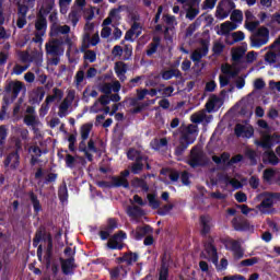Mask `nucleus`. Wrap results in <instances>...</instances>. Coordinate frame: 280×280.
<instances>
[{"mask_svg": "<svg viewBox=\"0 0 280 280\" xmlns=\"http://www.w3.org/2000/svg\"><path fill=\"white\" fill-rule=\"evenodd\" d=\"M198 137V126L188 125L184 130L180 131L177 144L175 147V156H183L187 152V148L196 143Z\"/></svg>", "mask_w": 280, "mask_h": 280, "instance_id": "1", "label": "nucleus"}, {"mask_svg": "<svg viewBox=\"0 0 280 280\" xmlns=\"http://www.w3.org/2000/svg\"><path fill=\"white\" fill-rule=\"evenodd\" d=\"M62 45L68 46L67 55L70 54L71 47H73V42L69 35L65 37L55 38L51 42L46 44V54L49 56H62L65 54V49H62Z\"/></svg>", "mask_w": 280, "mask_h": 280, "instance_id": "2", "label": "nucleus"}, {"mask_svg": "<svg viewBox=\"0 0 280 280\" xmlns=\"http://www.w3.org/2000/svg\"><path fill=\"white\" fill-rule=\"evenodd\" d=\"M270 40V30L266 26H260L250 37V47L259 49L264 45H268Z\"/></svg>", "mask_w": 280, "mask_h": 280, "instance_id": "3", "label": "nucleus"}, {"mask_svg": "<svg viewBox=\"0 0 280 280\" xmlns=\"http://www.w3.org/2000/svg\"><path fill=\"white\" fill-rule=\"evenodd\" d=\"M265 50H268L265 54V62H267V65H277L280 60V35L271 45L265 47Z\"/></svg>", "mask_w": 280, "mask_h": 280, "instance_id": "4", "label": "nucleus"}, {"mask_svg": "<svg viewBox=\"0 0 280 280\" xmlns=\"http://www.w3.org/2000/svg\"><path fill=\"white\" fill-rule=\"evenodd\" d=\"M213 218L209 214H201L199 217V233L201 237H207L211 234V229H213Z\"/></svg>", "mask_w": 280, "mask_h": 280, "instance_id": "5", "label": "nucleus"}, {"mask_svg": "<svg viewBox=\"0 0 280 280\" xmlns=\"http://www.w3.org/2000/svg\"><path fill=\"white\" fill-rule=\"evenodd\" d=\"M188 165H190V167H201V165H205V152L198 149V147H194L190 150Z\"/></svg>", "mask_w": 280, "mask_h": 280, "instance_id": "6", "label": "nucleus"}, {"mask_svg": "<svg viewBox=\"0 0 280 280\" xmlns=\"http://www.w3.org/2000/svg\"><path fill=\"white\" fill-rule=\"evenodd\" d=\"M61 264V272L66 276L73 275V270L78 268V265H75V257L70 258H60L59 259Z\"/></svg>", "mask_w": 280, "mask_h": 280, "instance_id": "7", "label": "nucleus"}, {"mask_svg": "<svg viewBox=\"0 0 280 280\" xmlns=\"http://www.w3.org/2000/svg\"><path fill=\"white\" fill-rule=\"evenodd\" d=\"M153 231L154 229H152V226L145 224L144 226H137L136 230L131 231L130 235L137 242H141L145 235H150V233H153Z\"/></svg>", "mask_w": 280, "mask_h": 280, "instance_id": "8", "label": "nucleus"}, {"mask_svg": "<svg viewBox=\"0 0 280 280\" xmlns=\"http://www.w3.org/2000/svg\"><path fill=\"white\" fill-rule=\"evenodd\" d=\"M121 177L112 176L113 187H124L125 189H130V183L128 182V176H130V171L125 170L120 173Z\"/></svg>", "mask_w": 280, "mask_h": 280, "instance_id": "9", "label": "nucleus"}, {"mask_svg": "<svg viewBox=\"0 0 280 280\" xmlns=\"http://www.w3.org/2000/svg\"><path fill=\"white\" fill-rule=\"evenodd\" d=\"M118 264H126V266H135L139 261V254L128 250L122 256L116 258Z\"/></svg>", "mask_w": 280, "mask_h": 280, "instance_id": "10", "label": "nucleus"}, {"mask_svg": "<svg viewBox=\"0 0 280 280\" xmlns=\"http://www.w3.org/2000/svg\"><path fill=\"white\" fill-rule=\"evenodd\" d=\"M150 158L148 155H139L135 162L131 164L130 172L131 174H141L143 172V168L145 167V163Z\"/></svg>", "mask_w": 280, "mask_h": 280, "instance_id": "11", "label": "nucleus"}, {"mask_svg": "<svg viewBox=\"0 0 280 280\" xmlns=\"http://www.w3.org/2000/svg\"><path fill=\"white\" fill-rule=\"evenodd\" d=\"M234 135L236 137H243L244 139H250L255 135V129L253 126L246 127L242 124H236Z\"/></svg>", "mask_w": 280, "mask_h": 280, "instance_id": "12", "label": "nucleus"}, {"mask_svg": "<svg viewBox=\"0 0 280 280\" xmlns=\"http://www.w3.org/2000/svg\"><path fill=\"white\" fill-rule=\"evenodd\" d=\"M3 163L4 167L10 165L11 170H18L19 165H21V155H19V151L9 153Z\"/></svg>", "mask_w": 280, "mask_h": 280, "instance_id": "13", "label": "nucleus"}, {"mask_svg": "<svg viewBox=\"0 0 280 280\" xmlns=\"http://www.w3.org/2000/svg\"><path fill=\"white\" fill-rule=\"evenodd\" d=\"M275 198H280L279 192H271L268 197H266L258 206L259 211L261 213H266L267 209H272L275 205Z\"/></svg>", "mask_w": 280, "mask_h": 280, "instance_id": "14", "label": "nucleus"}, {"mask_svg": "<svg viewBox=\"0 0 280 280\" xmlns=\"http://www.w3.org/2000/svg\"><path fill=\"white\" fill-rule=\"evenodd\" d=\"M127 237L128 235L126 234V232L120 230L116 234H114L112 238L107 242V247L110 250H117L118 242H124V240H126Z\"/></svg>", "mask_w": 280, "mask_h": 280, "instance_id": "15", "label": "nucleus"}, {"mask_svg": "<svg viewBox=\"0 0 280 280\" xmlns=\"http://www.w3.org/2000/svg\"><path fill=\"white\" fill-rule=\"evenodd\" d=\"M46 242L47 248L45 254V260L46 267L49 268V266H51V257H54V237L51 236V233H48Z\"/></svg>", "mask_w": 280, "mask_h": 280, "instance_id": "16", "label": "nucleus"}, {"mask_svg": "<svg viewBox=\"0 0 280 280\" xmlns=\"http://www.w3.org/2000/svg\"><path fill=\"white\" fill-rule=\"evenodd\" d=\"M23 90V82H10L5 86V92L12 94V100H16L19 97V93Z\"/></svg>", "mask_w": 280, "mask_h": 280, "instance_id": "17", "label": "nucleus"}, {"mask_svg": "<svg viewBox=\"0 0 280 280\" xmlns=\"http://www.w3.org/2000/svg\"><path fill=\"white\" fill-rule=\"evenodd\" d=\"M54 5H56V0H45L37 13V16H43L44 19H47V16L51 14Z\"/></svg>", "mask_w": 280, "mask_h": 280, "instance_id": "18", "label": "nucleus"}, {"mask_svg": "<svg viewBox=\"0 0 280 280\" xmlns=\"http://www.w3.org/2000/svg\"><path fill=\"white\" fill-rule=\"evenodd\" d=\"M47 235H49V233H47V229L45 226H39L33 238L34 248H36L40 242H47Z\"/></svg>", "mask_w": 280, "mask_h": 280, "instance_id": "19", "label": "nucleus"}, {"mask_svg": "<svg viewBox=\"0 0 280 280\" xmlns=\"http://www.w3.org/2000/svg\"><path fill=\"white\" fill-rule=\"evenodd\" d=\"M232 226H233L234 231L244 232V231H248V229H250V223H248V221L246 219L234 218L232 220Z\"/></svg>", "mask_w": 280, "mask_h": 280, "instance_id": "20", "label": "nucleus"}, {"mask_svg": "<svg viewBox=\"0 0 280 280\" xmlns=\"http://www.w3.org/2000/svg\"><path fill=\"white\" fill-rule=\"evenodd\" d=\"M45 93L44 86H38L36 90H34L31 96L32 104H40V102L45 100Z\"/></svg>", "mask_w": 280, "mask_h": 280, "instance_id": "21", "label": "nucleus"}, {"mask_svg": "<svg viewBox=\"0 0 280 280\" xmlns=\"http://www.w3.org/2000/svg\"><path fill=\"white\" fill-rule=\"evenodd\" d=\"M131 187H133V189H142L144 194H148L150 191V186H148V182L139 177H135L131 180Z\"/></svg>", "mask_w": 280, "mask_h": 280, "instance_id": "22", "label": "nucleus"}, {"mask_svg": "<svg viewBox=\"0 0 280 280\" xmlns=\"http://www.w3.org/2000/svg\"><path fill=\"white\" fill-rule=\"evenodd\" d=\"M28 198L32 202L34 213L38 215L40 211H43V206L40 205V200H38V195H35L33 190L28 192Z\"/></svg>", "mask_w": 280, "mask_h": 280, "instance_id": "23", "label": "nucleus"}, {"mask_svg": "<svg viewBox=\"0 0 280 280\" xmlns=\"http://www.w3.org/2000/svg\"><path fill=\"white\" fill-rule=\"evenodd\" d=\"M71 32V27L69 25H62V26H52L50 28V36L58 37L60 34H69Z\"/></svg>", "mask_w": 280, "mask_h": 280, "instance_id": "24", "label": "nucleus"}, {"mask_svg": "<svg viewBox=\"0 0 280 280\" xmlns=\"http://www.w3.org/2000/svg\"><path fill=\"white\" fill-rule=\"evenodd\" d=\"M214 244H215V241L213 240V237L209 236L208 241L203 245L208 257H211V255H214L215 253H218V248L215 247Z\"/></svg>", "mask_w": 280, "mask_h": 280, "instance_id": "25", "label": "nucleus"}, {"mask_svg": "<svg viewBox=\"0 0 280 280\" xmlns=\"http://www.w3.org/2000/svg\"><path fill=\"white\" fill-rule=\"evenodd\" d=\"M167 138H155L150 142V147L152 150H155V152H159L162 148H167Z\"/></svg>", "mask_w": 280, "mask_h": 280, "instance_id": "26", "label": "nucleus"}, {"mask_svg": "<svg viewBox=\"0 0 280 280\" xmlns=\"http://www.w3.org/2000/svg\"><path fill=\"white\" fill-rule=\"evenodd\" d=\"M36 32H40L45 34L47 32V18L37 15V20L35 22Z\"/></svg>", "mask_w": 280, "mask_h": 280, "instance_id": "27", "label": "nucleus"}, {"mask_svg": "<svg viewBox=\"0 0 280 280\" xmlns=\"http://www.w3.org/2000/svg\"><path fill=\"white\" fill-rule=\"evenodd\" d=\"M127 213L129 218H143L145 215V212L139 206L129 207Z\"/></svg>", "mask_w": 280, "mask_h": 280, "instance_id": "28", "label": "nucleus"}, {"mask_svg": "<svg viewBox=\"0 0 280 280\" xmlns=\"http://www.w3.org/2000/svg\"><path fill=\"white\" fill-rule=\"evenodd\" d=\"M58 198L60 202H67V200H69V189L67 188V183L59 186Z\"/></svg>", "mask_w": 280, "mask_h": 280, "instance_id": "29", "label": "nucleus"}, {"mask_svg": "<svg viewBox=\"0 0 280 280\" xmlns=\"http://www.w3.org/2000/svg\"><path fill=\"white\" fill-rule=\"evenodd\" d=\"M221 183H224L226 186L232 185V187H234V189H241L242 187V183L231 179V176L229 175H222L220 177Z\"/></svg>", "mask_w": 280, "mask_h": 280, "instance_id": "30", "label": "nucleus"}, {"mask_svg": "<svg viewBox=\"0 0 280 280\" xmlns=\"http://www.w3.org/2000/svg\"><path fill=\"white\" fill-rule=\"evenodd\" d=\"M255 143L264 150H270L272 148V136H266L261 141L257 140Z\"/></svg>", "mask_w": 280, "mask_h": 280, "instance_id": "31", "label": "nucleus"}, {"mask_svg": "<svg viewBox=\"0 0 280 280\" xmlns=\"http://www.w3.org/2000/svg\"><path fill=\"white\" fill-rule=\"evenodd\" d=\"M91 130H93V124L86 122L81 126L80 132H81V139L83 141H86L89 139V135H91Z\"/></svg>", "mask_w": 280, "mask_h": 280, "instance_id": "32", "label": "nucleus"}, {"mask_svg": "<svg viewBox=\"0 0 280 280\" xmlns=\"http://www.w3.org/2000/svg\"><path fill=\"white\" fill-rule=\"evenodd\" d=\"M69 21H71L72 26L75 27L78 23H80V10L72 9L71 12L68 15Z\"/></svg>", "mask_w": 280, "mask_h": 280, "instance_id": "33", "label": "nucleus"}, {"mask_svg": "<svg viewBox=\"0 0 280 280\" xmlns=\"http://www.w3.org/2000/svg\"><path fill=\"white\" fill-rule=\"evenodd\" d=\"M30 62H34L36 67L43 66V55L39 51H33L30 57Z\"/></svg>", "mask_w": 280, "mask_h": 280, "instance_id": "34", "label": "nucleus"}, {"mask_svg": "<svg viewBox=\"0 0 280 280\" xmlns=\"http://www.w3.org/2000/svg\"><path fill=\"white\" fill-rule=\"evenodd\" d=\"M244 54H246V50L243 47H238L232 51V60L233 62H240L242 58H244Z\"/></svg>", "mask_w": 280, "mask_h": 280, "instance_id": "35", "label": "nucleus"}, {"mask_svg": "<svg viewBox=\"0 0 280 280\" xmlns=\"http://www.w3.org/2000/svg\"><path fill=\"white\" fill-rule=\"evenodd\" d=\"M270 165H279V158L275 154V151H268L264 154Z\"/></svg>", "mask_w": 280, "mask_h": 280, "instance_id": "36", "label": "nucleus"}, {"mask_svg": "<svg viewBox=\"0 0 280 280\" xmlns=\"http://www.w3.org/2000/svg\"><path fill=\"white\" fill-rule=\"evenodd\" d=\"M245 156L249 160L250 165H257V151L253 149L245 150Z\"/></svg>", "mask_w": 280, "mask_h": 280, "instance_id": "37", "label": "nucleus"}, {"mask_svg": "<svg viewBox=\"0 0 280 280\" xmlns=\"http://www.w3.org/2000/svg\"><path fill=\"white\" fill-rule=\"evenodd\" d=\"M277 172L275 168H266L262 173V178L265 183H272V178H275Z\"/></svg>", "mask_w": 280, "mask_h": 280, "instance_id": "38", "label": "nucleus"}, {"mask_svg": "<svg viewBox=\"0 0 280 280\" xmlns=\"http://www.w3.org/2000/svg\"><path fill=\"white\" fill-rule=\"evenodd\" d=\"M201 259H207L208 261H212V264L218 268L220 256H218V252L215 254H212L211 256L205 255V253L200 254Z\"/></svg>", "mask_w": 280, "mask_h": 280, "instance_id": "39", "label": "nucleus"}, {"mask_svg": "<svg viewBox=\"0 0 280 280\" xmlns=\"http://www.w3.org/2000/svg\"><path fill=\"white\" fill-rule=\"evenodd\" d=\"M232 23H242L244 21V13L240 10H234L230 16Z\"/></svg>", "mask_w": 280, "mask_h": 280, "instance_id": "40", "label": "nucleus"}, {"mask_svg": "<svg viewBox=\"0 0 280 280\" xmlns=\"http://www.w3.org/2000/svg\"><path fill=\"white\" fill-rule=\"evenodd\" d=\"M81 51H84V60H89V62H95V60H97V54L94 50H85L82 48Z\"/></svg>", "mask_w": 280, "mask_h": 280, "instance_id": "41", "label": "nucleus"}, {"mask_svg": "<svg viewBox=\"0 0 280 280\" xmlns=\"http://www.w3.org/2000/svg\"><path fill=\"white\" fill-rule=\"evenodd\" d=\"M119 224L117 223V219L109 218L107 220L106 226H103L102 229H106L107 231L112 232L115 231V229H118Z\"/></svg>", "mask_w": 280, "mask_h": 280, "instance_id": "42", "label": "nucleus"}, {"mask_svg": "<svg viewBox=\"0 0 280 280\" xmlns=\"http://www.w3.org/2000/svg\"><path fill=\"white\" fill-rule=\"evenodd\" d=\"M148 200H149V205L152 209H159L161 207V201H159V199H156L155 195L149 194L147 196Z\"/></svg>", "mask_w": 280, "mask_h": 280, "instance_id": "43", "label": "nucleus"}, {"mask_svg": "<svg viewBox=\"0 0 280 280\" xmlns=\"http://www.w3.org/2000/svg\"><path fill=\"white\" fill-rule=\"evenodd\" d=\"M145 154H142L140 151L135 149H129L127 152V159L129 161H137L138 156H144Z\"/></svg>", "mask_w": 280, "mask_h": 280, "instance_id": "44", "label": "nucleus"}, {"mask_svg": "<svg viewBox=\"0 0 280 280\" xmlns=\"http://www.w3.org/2000/svg\"><path fill=\"white\" fill-rule=\"evenodd\" d=\"M67 110H69V102L65 100L60 105H59V117H67Z\"/></svg>", "mask_w": 280, "mask_h": 280, "instance_id": "45", "label": "nucleus"}, {"mask_svg": "<svg viewBox=\"0 0 280 280\" xmlns=\"http://www.w3.org/2000/svg\"><path fill=\"white\" fill-rule=\"evenodd\" d=\"M172 209H174L173 203L164 205L163 207L158 208V215H167Z\"/></svg>", "mask_w": 280, "mask_h": 280, "instance_id": "46", "label": "nucleus"}, {"mask_svg": "<svg viewBox=\"0 0 280 280\" xmlns=\"http://www.w3.org/2000/svg\"><path fill=\"white\" fill-rule=\"evenodd\" d=\"M5 139H8V127L5 125L0 126V145H5Z\"/></svg>", "mask_w": 280, "mask_h": 280, "instance_id": "47", "label": "nucleus"}, {"mask_svg": "<svg viewBox=\"0 0 280 280\" xmlns=\"http://www.w3.org/2000/svg\"><path fill=\"white\" fill-rule=\"evenodd\" d=\"M201 47L199 48V52L202 54V56H207L209 54V39H201L200 40Z\"/></svg>", "mask_w": 280, "mask_h": 280, "instance_id": "48", "label": "nucleus"}, {"mask_svg": "<svg viewBox=\"0 0 280 280\" xmlns=\"http://www.w3.org/2000/svg\"><path fill=\"white\" fill-rule=\"evenodd\" d=\"M30 5L25 3H19L18 4V14L19 16H27V12H30Z\"/></svg>", "mask_w": 280, "mask_h": 280, "instance_id": "49", "label": "nucleus"}, {"mask_svg": "<svg viewBox=\"0 0 280 280\" xmlns=\"http://www.w3.org/2000/svg\"><path fill=\"white\" fill-rule=\"evenodd\" d=\"M198 14H200V10L194 9V8H189L186 11V19H188L189 21H194V19H196L198 16Z\"/></svg>", "mask_w": 280, "mask_h": 280, "instance_id": "50", "label": "nucleus"}, {"mask_svg": "<svg viewBox=\"0 0 280 280\" xmlns=\"http://www.w3.org/2000/svg\"><path fill=\"white\" fill-rule=\"evenodd\" d=\"M255 264H259V258L253 257V258H248V259L242 260L240 262V266L248 267V266H255Z\"/></svg>", "mask_w": 280, "mask_h": 280, "instance_id": "51", "label": "nucleus"}, {"mask_svg": "<svg viewBox=\"0 0 280 280\" xmlns=\"http://www.w3.org/2000/svg\"><path fill=\"white\" fill-rule=\"evenodd\" d=\"M233 43H242L244 38H246V35L242 31H237L232 33Z\"/></svg>", "mask_w": 280, "mask_h": 280, "instance_id": "52", "label": "nucleus"}, {"mask_svg": "<svg viewBox=\"0 0 280 280\" xmlns=\"http://www.w3.org/2000/svg\"><path fill=\"white\" fill-rule=\"evenodd\" d=\"M199 26H200V22L196 20L192 24H190L186 28V36H194V32H196V27H199Z\"/></svg>", "mask_w": 280, "mask_h": 280, "instance_id": "53", "label": "nucleus"}, {"mask_svg": "<svg viewBox=\"0 0 280 280\" xmlns=\"http://www.w3.org/2000/svg\"><path fill=\"white\" fill-rule=\"evenodd\" d=\"M170 279V268H161L159 269V280H167Z\"/></svg>", "mask_w": 280, "mask_h": 280, "instance_id": "54", "label": "nucleus"}, {"mask_svg": "<svg viewBox=\"0 0 280 280\" xmlns=\"http://www.w3.org/2000/svg\"><path fill=\"white\" fill-rule=\"evenodd\" d=\"M244 161V155L242 154H236L231 158V160L228 162V167H231L232 165H235L237 163H242Z\"/></svg>", "mask_w": 280, "mask_h": 280, "instance_id": "55", "label": "nucleus"}, {"mask_svg": "<svg viewBox=\"0 0 280 280\" xmlns=\"http://www.w3.org/2000/svg\"><path fill=\"white\" fill-rule=\"evenodd\" d=\"M212 51L214 56H220L224 51V45L222 43H214Z\"/></svg>", "mask_w": 280, "mask_h": 280, "instance_id": "56", "label": "nucleus"}, {"mask_svg": "<svg viewBox=\"0 0 280 280\" xmlns=\"http://www.w3.org/2000/svg\"><path fill=\"white\" fill-rule=\"evenodd\" d=\"M170 256H167V253L164 252L161 256V265L160 268H170Z\"/></svg>", "mask_w": 280, "mask_h": 280, "instance_id": "57", "label": "nucleus"}, {"mask_svg": "<svg viewBox=\"0 0 280 280\" xmlns=\"http://www.w3.org/2000/svg\"><path fill=\"white\" fill-rule=\"evenodd\" d=\"M207 115L205 114H194L191 116V121L192 124H202V121H205Z\"/></svg>", "mask_w": 280, "mask_h": 280, "instance_id": "58", "label": "nucleus"}, {"mask_svg": "<svg viewBox=\"0 0 280 280\" xmlns=\"http://www.w3.org/2000/svg\"><path fill=\"white\" fill-rule=\"evenodd\" d=\"M72 0H59V8L62 14H67V8L71 4Z\"/></svg>", "mask_w": 280, "mask_h": 280, "instance_id": "59", "label": "nucleus"}, {"mask_svg": "<svg viewBox=\"0 0 280 280\" xmlns=\"http://www.w3.org/2000/svg\"><path fill=\"white\" fill-rule=\"evenodd\" d=\"M254 89L255 91H261L262 89H266V81H264V79H256L254 81Z\"/></svg>", "mask_w": 280, "mask_h": 280, "instance_id": "60", "label": "nucleus"}, {"mask_svg": "<svg viewBox=\"0 0 280 280\" xmlns=\"http://www.w3.org/2000/svg\"><path fill=\"white\" fill-rule=\"evenodd\" d=\"M100 91L105 95H110V93H113V85L110 83H105L100 88Z\"/></svg>", "mask_w": 280, "mask_h": 280, "instance_id": "61", "label": "nucleus"}, {"mask_svg": "<svg viewBox=\"0 0 280 280\" xmlns=\"http://www.w3.org/2000/svg\"><path fill=\"white\" fill-rule=\"evenodd\" d=\"M156 51H159V47L151 43L148 45V49H147L145 54H147V56L152 57V56H154V54H156Z\"/></svg>", "mask_w": 280, "mask_h": 280, "instance_id": "62", "label": "nucleus"}, {"mask_svg": "<svg viewBox=\"0 0 280 280\" xmlns=\"http://www.w3.org/2000/svg\"><path fill=\"white\" fill-rule=\"evenodd\" d=\"M122 51L125 54L124 60H130V57L132 56V45H125Z\"/></svg>", "mask_w": 280, "mask_h": 280, "instance_id": "63", "label": "nucleus"}, {"mask_svg": "<svg viewBox=\"0 0 280 280\" xmlns=\"http://www.w3.org/2000/svg\"><path fill=\"white\" fill-rule=\"evenodd\" d=\"M228 16H229V12H226L224 9H222V8L217 9V18L218 19L223 21V19H226Z\"/></svg>", "mask_w": 280, "mask_h": 280, "instance_id": "64", "label": "nucleus"}]
</instances>
